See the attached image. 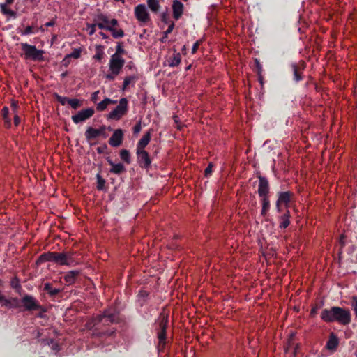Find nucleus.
<instances>
[{
  "label": "nucleus",
  "mask_w": 357,
  "mask_h": 357,
  "mask_svg": "<svg viewBox=\"0 0 357 357\" xmlns=\"http://www.w3.org/2000/svg\"><path fill=\"white\" fill-rule=\"evenodd\" d=\"M104 30H107V31H110L114 38L119 39L124 36L123 31L121 28H117L116 26H110Z\"/></svg>",
  "instance_id": "393cba45"
},
{
  "label": "nucleus",
  "mask_w": 357,
  "mask_h": 357,
  "mask_svg": "<svg viewBox=\"0 0 357 357\" xmlns=\"http://www.w3.org/2000/svg\"><path fill=\"white\" fill-rule=\"evenodd\" d=\"M0 304L8 309H17L20 307V301L17 298H7L3 295L0 296Z\"/></svg>",
  "instance_id": "4468645a"
},
{
  "label": "nucleus",
  "mask_w": 357,
  "mask_h": 357,
  "mask_svg": "<svg viewBox=\"0 0 357 357\" xmlns=\"http://www.w3.org/2000/svg\"><path fill=\"white\" fill-rule=\"evenodd\" d=\"M100 91H94L93 93H91V102H97V100H98V94Z\"/></svg>",
  "instance_id": "603ef678"
},
{
  "label": "nucleus",
  "mask_w": 357,
  "mask_h": 357,
  "mask_svg": "<svg viewBox=\"0 0 357 357\" xmlns=\"http://www.w3.org/2000/svg\"><path fill=\"white\" fill-rule=\"evenodd\" d=\"M120 72L116 71V73L114 71H109V73L107 74L105 76L106 79L112 81L114 80L116 77L119 75Z\"/></svg>",
  "instance_id": "de8ad7c7"
},
{
  "label": "nucleus",
  "mask_w": 357,
  "mask_h": 357,
  "mask_svg": "<svg viewBox=\"0 0 357 357\" xmlns=\"http://www.w3.org/2000/svg\"><path fill=\"white\" fill-rule=\"evenodd\" d=\"M20 304L26 311H35L42 309V306L36 298L31 295L26 294L20 300Z\"/></svg>",
  "instance_id": "6e6552de"
},
{
  "label": "nucleus",
  "mask_w": 357,
  "mask_h": 357,
  "mask_svg": "<svg viewBox=\"0 0 357 357\" xmlns=\"http://www.w3.org/2000/svg\"><path fill=\"white\" fill-rule=\"evenodd\" d=\"M107 162L110 166H112V168L109 169V172L116 175H120L122 173L126 172V167L122 163H115L109 158L107 159Z\"/></svg>",
  "instance_id": "a211bd4d"
},
{
  "label": "nucleus",
  "mask_w": 357,
  "mask_h": 357,
  "mask_svg": "<svg viewBox=\"0 0 357 357\" xmlns=\"http://www.w3.org/2000/svg\"><path fill=\"white\" fill-rule=\"evenodd\" d=\"M139 296H148V294H146V291H139Z\"/></svg>",
  "instance_id": "69168bd1"
},
{
  "label": "nucleus",
  "mask_w": 357,
  "mask_h": 357,
  "mask_svg": "<svg viewBox=\"0 0 357 357\" xmlns=\"http://www.w3.org/2000/svg\"><path fill=\"white\" fill-rule=\"evenodd\" d=\"M291 69H293L294 81H296V82L301 81L303 78L301 77V75L298 72V68H297L296 64L291 63Z\"/></svg>",
  "instance_id": "a19ab883"
},
{
  "label": "nucleus",
  "mask_w": 357,
  "mask_h": 357,
  "mask_svg": "<svg viewBox=\"0 0 357 357\" xmlns=\"http://www.w3.org/2000/svg\"><path fill=\"white\" fill-rule=\"evenodd\" d=\"M290 218V213L289 211H287L284 215H281L280 220V228H287L290 224V220L289 218Z\"/></svg>",
  "instance_id": "c756f323"
},
{
  "label": "nucleus",
  "mask_w": 357,
  "mask_h": 357,
  "mask_svg": "<svg viewBox=\"0 0 357 357\" xmlns=\"http://www.w3.org/2000/svg\"><path fill=\"white\" fill-rule=\"evenodd\" d=\"M79 275V271H70L64 276V280L68 284H74L76 278Z\"/></svg>",
  "instance_id": "bb28decb"
},
{
  "label": "nucleus",
  "mask_w": 357,
  "mask_h": 357,
  "mask_svg": "<svg viewBox=\"0 0 357 357\" xmlns=\"http://www.w3.org/2000/svg\"><path fill=\"white\" fill-rule=\"evenodd\" d=\"M320 319L326 323L337 322L342 326H347L351 322V314L348 309L332 306L323 309Z\"/></svg>",
  "instance_id": "f257e3e1"
},
{
  "label": "nucleus",
  "mask_w": 357,
  "mask_h": 357,
  "mask_svg": "<svg viewBox=\"0 0 357 357\" xmlns=\"http://www.w3.org/2000/svg\"><path fill=\"white\" fill-rule=\"evenodd\" d=\"M149 9L153 13H158L161 6H160L159 0H147Z\"/></svg>",
  "instance_id": "c85d7f7f"
},
{
  "label": "nucleus",
  "mask_w": 357,
  "mask_h": 357,
  "mask_svg": "<svg viewBox=\"0 0 357 357\" xmlns=\"http://www.w3.org/2000/svg\"><path fill=\"white\" fill-rule=\"evenodd\" d=\"M10 286H12V287L13 289L19 288L20 287L19 280L17 278H14L12 280V282H10Z\"/></svg>",
  "instance_id": "3c124183"
},
{
  "label": "nucleus",
  "mask_w": 357,
  "mask_h": 357,
  "mask_svg": "<svg viewBox=\"0 0 357 357\" xmlns=\"http://www.w3.org/2000/svg\"><path fill=\"white\" fill-rule=\"evenodd\" d=\"M20 117L17 114H15V116H14V125L18 126L20 123Z\"/></svg>",
  "instance_id": "4d7b16f0"
},
{
  "label": "nucleus",
  "mask_w": 357,
  "mask_h": 357,
  "mask_svg": "<svg viewBox=\"0 0 357 357\" xmlns=\"http://www.w3.org/2000/svg\"><path fill=\"white\" fill-rule=\"evenodd\" d=\"M68 105H70L72 109H75L78 107H80L82 105V102L80 99H70V100L68 101Z\"/></svg>",
  "instance_id": "79ce46f5"
},
{
  "label": "nucleus",
  "mask_w": 357,
  "mask_h": 357,
  "mask_svg": "<svg viewBox=\"0 0 357 357\" xmlns=\"http://www.w3.org/2000/svg\"><path fill=\"white\" fill-rule=\"evenodd\" d=\"M54 25H55V21L53 20L48 22H46L45 24V26H46V27L54 26Z\"/></svg>",
  "instance_id": "6e6d98bb"
},
{
  "label": "nucleus",
  "mask_w": 357,
  "mask_h": 357,
  "mask_svg": "<svg viewBox=\"0 0 357 357\" xmlns=\"http://www.w3.org/2000/svg\"><path fill=\"white\" fill-rule=\"evenodd\" d=\"M261 215L265 216L271 207V204H269L268 197H261Z\"/></svg>",
  "instance_id": "7c9ffc66"
},
{
  "label": "nucleus",
  "mask_w": 357,
  "mask_h": 357,
  "mask_svg": "<svg viewBox=\"0 0 357 357\" xmlns=\"http://www.w3.org/2000/svg\"><path fill=\"white\" fill-rule=\"evenodd\" d=\"M106 148H107V146H106V145H105V146H103V148H102V147H100V146L98 147V148H97V153H100H100H103V149H106Z\"/></svg>",
  "instance_id": "bf43d9fd"
},
{
  "label": "nucleus",
  "mask_w": 357,
  "mask_h": 357,
  "mask_svg": "<svg viewBox=\"0 0 357 357\" xmlns=\"http://www.w3.org/2000/svg\"><path fill=\"white\" fill-rule=\"evenodd\" d=\"M128 109L127 99L123 98L119 100V104L107 114L109 120H120L126 114Z\"/></svg>",
  "instance_id": "0eeeda50"
},
{
  "label": "nucleus",
  "mask_w": 357,
  "mask_h": 357,
  "mask_svg": "<svg viewBox=\"0 0 357 357\" xmlns=\"http://www.w3.org/2000/svg\"><path fill=\"white\" fill-rule=\"evenodd\" d=\"M135 16L137 21L142 25L148 24L150 22V15L146 6L143 3L137 5L135 8Z\"/></svg>",
  "instance_id": "1a4fd4ad"
},
{
  "label": "nucleus",
  "mask_w": 357,
  "mask_h": 357,
  "mask_svg": "<svg viewBox=\"0 0 357 357\" xmlns=\"http://www.w3.org/2000/svg\"><path fill=\"white\" fill-rule=\"evenodd\" d=\"M137 162L141 168L149 170L151 165V160L150 159L149 153L146 151H136Z\"/></svg>",
  "instance_id": "f8f14e48"
},
{
  "label": "nucleus",
  "mask_w": 357,
  "mask_h": 357,
  "mask_svg": "<svg viewBox=\"0 0 357 357\" xmlns=\"http://www.w3.org/2000/svg\"><path fill=\"white\" fill-rule=\"evenodd\" d=\"M126 54V50L123 48L122 45L119 43L116 46V52L112 56L122 57V54Z\"/></svg>",
  "instance_id": "4c0bfd02"
},
{
  "label": "nucleus",
  "mask_w": 357,
  "mask_h": 357,
  "mask_svg": "<svg viewBox=\"0 0 357 357\" xmlns=\"http://www.w3.org/2000/svg\"><path fill=\"white\" fill-rule=\"evenodd\" d=\"M198 47H199V43L197 41L192 46V54H195L197 52Z\"/></svg>",
  "instance_id": "5fc2aeb1"
},
{
  "label": "nucleus",
  "mask_w": 357,
  "mask_h": 357,
  "mask_svg": "<svg viewBox=\"0 0 357 357\" xmlns=\"http://www.w3.org/2000/svg\"><path fill=\"white\" fill-rule=\"evenodd\" d=\"M97 179V190H103L105 187V183H106V181L100 176V174H96Z\"/></svg>",
  "instance_id": "e433bc0d"
},
{
  "label": "nucleus",
  "mask_w": 357,
  "mask_h": 357,
  "mask_svg": "<svg viewBox=\"0 0 357 357\" xmlns=\"http://www.w3.org/2000/svg\"><path fill=\"white\" fill-rule=\"evenodd\" d=\"M255 64H257V67L259 71L261 70V63H259V61L257 59H255Z\"/></svg>",
  "instance_id": "052dcab7"
},
{
  "label": "nucleus",
  "mask_w": 357,
  "mask_h": 357,
  "mask_svg": "<svg viewBox=\"0 0 357 357\" xmlns=\"http://www.w3.org/2000/svg\"><path fill=\"white\" fill-rule=\"evenodd\" d=\"M151 137L150 132H146L142 139L139 140V142L137 143L136 151H145L144 149L149 144Z\"/></svg>",
  "instance_id": "5701e85b"
},
{
  "label": "nucleus",
  "mask_w": 357,
  "mask_h": 357,
  "mask_svg": "<svg viewBox=\"0 0 357 357\" xmlns=\"http://www.w3.org/2000/svg\"><path fill=\"white\" fill-rule=\"evenodd\" d=\"M168 317H160L159 319V327L160 331L158 332V351L162 352L166 344V330H167Z\"/></svg>",
  "instance_id": "39448f33"
},
{
  "label": "nucleus",
  "mask_w": 357,
  "mask_h": 357,
  "mask_svg": "<svg viewBox=\"0 0 357 357\" xmlns=\"http://www.w3.org/2000/svg\"><path fill=\"white\" fill-rule=\"evenodd\" d=\"M292 193L289 191L280 192L278 193V204H284L287 206L288 203L291 201Z\"/></svg>",
  "instance_id": "b1692460"
},
{
  "label": "nucleus",
  "mask_w": 357,
  "mask_h": 357,
  "mask_svg": "<svg viewBox=\"0 0 357 357\" xmlns=\"http://www.w3.org/2000/svg\"><path fill=\"white\" fill-rule=\"evenodd\" d=\"M96 27L97 26L94 24V23H86V28H85V30H86L89 36H92L96 31Z\"/></svg>",
  "instance_id": "37998d69"
},
{
  "label": "nucleus",
  "mask_w": 357,
  "mask_h": 357,
  "mask_svg": "<svg viewBox=\"0 0 357 357\" xmlns=\"http://www.w3.org/2000/svg\"><path fill=\"white\" fill-rule=\"evenodd\" d=\"M119 156L120 158H121V160L125 162L127 165H129L132 162V160H130V152L127 149L120 151Z\"/></svg>",
  "instance_id": "473e14b6"
},
{
  "label": "nucleus",
  "mask_w": 357,
  "mask_h": 357,
  "mask_svg": "<svg viewBox=\"0 0 357 357\" xmlns=\"http://www.w3.org/2000/svg\"><path fill=\"white\" fill-rule=\"evenodd\" d=\"M343 238H344L343 236H342L341 238H340V243H341L342 245L344 244Z\"/></svg>",
  "instance_id": "774afa93"
},
{
  "label": "nucleus",
  "mask_w": 357,
  "mask_h": 357,
  "mask_svg": "<svg viewBox=\"0 0 357 357\" xmlns=\"http://www.w3.org/2000/svg\"><path fill=\"white\" fill-rule=\"evenodd\" d=\"M181 53L174 51L173 55L167 59V65L171 68L178 67L181 64Z\"/></svg>",
  "instance_id": "412c9836"
},
{
  "label": "nucleus",
  "mask_w": 357,
  "mask_h": 357,
  "mask_svg": "<svg viewBox=\"0 0 357 357\" xmlns=\"http://www.w3.org/2000/svg\"><path fill=\"white\" fill-rule=\"evenodd\" d=\"M123 132L121 129H116L113 132L109 139V144L113 147L119 146L123 142Z\"/></svg>",
  "instance_id": "dca6fc26"
},
{
  "label": "nucleus",
  "mask_w": 357,
  "mask_h": 357,
  "mask_svg": "<svg viewBox=\"0 0 357 357\" xmlns=\"http://www.w3.org/2000/svg\"><path fill=\"white\" fill-rule=\"evenodd\" d=\"M20 34L25 36H29L30 34H33V26H28L24 29V31H20Z\"/></svg>",
  "instance_id": "a18cd8bd"
},
{
  "label": "nucleus",
  "mask_w": 357,
  "mask_h": 357,
  "mask_svg": "<svg viewBox=\"0 0 357 357\" xmlns=\"http://www.w3.org/2000/svg\"><path fill=\"white\" fill-rule=\"evenodd\" d=\"M98 35L100 36V37H102V38H103V39L108 38V36L102 31L99 32V33H98Z\"/></svg>",
  "instance_id": "13d9d810"
},
{
  "label": "nucleus",
  "mask_w": 357,
  "mask_h": 357,
  "mask_svg": "<svg viewBox=\"0 0 357 357\" xmlns=\"http://www.w3.org/2000/svg\"><path fill=\"white\" fill-rule=\"evenodd\" d=\"M60 266H74L78 264L75 258V254L71 252H57L56 255L55 263Z\"/></svg>",
  "instance_id": "423d86ee"
},
{
  "label": "nucleus",
  "mask_w": 357,
  "mask_h": 357,
  "mask_svg": "<svg viewBox=\"0 0 357 357\" xmlns=\"http://www.w3.org/2000/svg\"><path fill=\"white\" fill-rule=\"evenodd\" d=\"M120 321L119 312L115 307H110L93 319V326L98 330L100 325L109 326L110 324L118 323Z\"/></svg>",
  "instance_id": "f03ea898"
},
{
  "label": "nucleus",
  "mask_w": 357,
  "mask_h": 357,
  "mask_svg": "<svg viewBox=\"0 0 357 357\" xmlns=\"http://www.w3.org/2000/svg\"><path fill=\"white\" fill-rule=\"evenodd\" d=\"M81 52H82L81 48L73 50V51H72L71 53L68 54L65 56V58L63 59V62H66V60L70 58H74L75 59H79L81 56Z\"/></svg>",
  "instance_id": "72a5a7b5"
},
{
  "label": "nucleus",
  "mask_w": 357,
  "mask_h": 357,
  "mask_svg": "<svg viewBox=\"0 0 357 357\" xmlns=\"http://www.w3.org/2000/svg\"><path fill=\"white\" fill-rule=\"evenodd\" d=\"M172 10H173V17L175 20L181 19L184 11L183 3L180 0H174L172 3Z\"/></svg>",
  "instance_id": "f3484780"
},
{
  "label": "nucleus",
  "mask_w": 357,
  "mask_h": 357,
  "mask_svg": "<svg viewBox=\"0 0 357 357\" xmlns=\"http://www.w3.org/2000/svg\"><path fill=\"white\" fill-rule=\"evenodd\" d=\"M94 114V109L92 107L82 109L74 115H72L71 120L75 124H79L91 118Z\"/></svg>",
  "instance_id": "9b49d317"
},
{
  "label": "nucleus",
  "mask_w": 357,
  "mask_h": 357,
  "mask_svg": "<svg viewBox=\"0 0 357 357\" xmlns=\"http://www.w3.org/2000/svg\"><path fill=\"white\" fill-rule=\"evenodd\" d=\"M22 47V56L25 60L32 61L33 62H40L45 60V51L41 49H37L35 45L27 43H20Z\"/></svg>",
  "instance_id": "7ed1b4c3"
},
{
  "label": "nucleus",
  "mask_w": 357,
  "mask_h": 357,
  "mask_svg": "<svg viewBox=\"0 0 357 357\" xmlns=\"http://www.w3.org/2000/svg\"><path fill=\"white\" fill-rule=\"evenodd\" d=\"M137 79V77L136 75L126 76L123 81L122 90H126V88L130 84H132V86H134V84H135Z\"/></svg>",
  "instance_id": "cd10ccee"
},
{
  "label": "nucleus",
  "mask_w": 357,
  "mask_h": 357,
  "mask_svg": "<svg viewBox=\"0 0 357 357\" xmlns=\"http://www.w3.org/2000/svg\"><path fill=\"white\" fill-rule=\"evenodd\" d=\"M12 107H13V111L15 112L16 109H17V104L15 102H12Z\"/></svg>",
  "instance_id": "0e129e2a"
},
{
  "label": "nucleus",
  "mask_w": 357,
  "mask_h": 357,
  "mask_svg": "<svg viewBox=\"0 0 357 357\" xmlns=\"http://www.w3.org/2000/svg\"><path fill=\"white\" fill-rule=\"evenodd\" d=\"M54 97H55L56 100H57V101L59 102H60V104H61V105H65L68 104V101H70L71 100L70 98H68L66 96H61L58 93H55Z\"/></svg>",
  "instance_id": "ea45409f"
},
{
  "label": "nucleus",
  "mask_w": 357,
  "mask_h": 357,
  "mask_svg": "<svg viewBox=\"0 0 357 357\" xmlns=\"http://www.w3.org/2000/svg\"><path fill=\"white\" fill-rule=\"evenodd\" d=\"M2 115L4 123H6L7 128H10V119H9V116H8V115H9V109L6 106H4L2 109Z\"/></svg>",
  "instance_id": "f704fd0d"
},
{
  "label": "nucleus",
  "mask_w": 357,
  "mask_h": 357,
  "mask_svg": "<svg viewBox=\"0 0 357 357\" xmlns=\"http://www.w3.org/2000/svg\"><path fill=\"white\" fill-rule=\"evenodd\" d=\"M282 204H278V202H276V208H277V211L278 213H280L281 212V208H280V205Z\"/></svg>",
  "instance_id": "680f3d73"
},
{
  "label": "nucleus",
  "mask_w": 357,
  "mask_h": 357,
  "mask_svg": "<svg viewBox=\"0 0 357 357\" xmlns=\"http://www.w3.org/2000/svg\"><path fill=\"white\" fill-rule=\"evenodd\" d=\"M104 56V52L102 50V46H96V54L93 56V59L100 61Z\"/></svg>",
  "instance_id": "c9c22d12"
},
{
  "label": "nucleus",
  "mask_w": 357,
  "mask_h": 357,
  "mask_svg": "<svg viewBox=\"0 0 357 357\" xmlns=\"http://www.w3.org/2000/svg\"><path fill=\"white\" fill-rule=\"evenodd\" d=\"M47 345L54 351H58L59 349L58 343L52 339L47 342Z\"/></svg>",
  "instance_id": "49530a36"
},
{
  "label": "nucleus",
  "mask_w": 357,
  "mask_h": 357,
  "mask_svg": "<svg viewBox=\"0 0 357 357\" xmlns=\"http://www.w3.org/2000/svg\"><path fill=\"white\" fill-rule=\"evenodd\" d=\"M212 172H213V164L211 162H210L209 165H207V167L205 169V176L206 177L209 176Z\"/></svg>",
  "instance_id": "8fccbe9b"
},
{
  "label": "nucleus",
  "mask_w": 357,
  "mask_h": 357,
  "mask_svg": "<svg viewBox=\"0 0 357 357\" xmlns=\"http://www.w3.org/2000/svg\"><path fill=\"white\" fill-rule=\"evenodd\" d=\"M116 100H114L112 99H110L109 98H106L105 99H103V100H102L101 102H100L99 103L97 104V106H96V109L99 112H102L104 111L105 109H107V107L110 105V104H116Z\"/></svg>",
  "instance_id": "a878e982"
},
{
  "label": "nucleus",
  "mask_w": 357,
  "mask_h": 357,
  "mask_svg": "<svg viewBox=\"0 0 357 357\" xmlns=\"http://www.w3.org/2000/svg\"><path fill=\"white\" fill-rule=\"evenodd\" d=\"M125 62L123 57L110 56L109 63V71L121 72Z\"/></svg>",
  "instance_id": "2eb2a0df"
},
{
  "label": "nucleus",
  "mask_w": 357,
  "mask_h": 357,
  "mask_svg": "<svg viewBox=\"0 0 357 357\" xmlns=\"http://www.w3.org/2000/svg\"><path fill=\"white\" fill-rule=\"evenodd\" d=\"M106 130L107 128L105 126H102L98 129L89 127L84 132L85 138H86V140H93L100 136L103 137V138H106L107 137Z\"/></svg>",
  "instance_id": "9d476101"
},
{
  "label": "nucleus",
  "mask_w": 357,
  "mask_h": 357,
  "mask_svg": "<svg viewBox=\"0 0 357 357\" xmlns=\"http://www.w3.org/2000/svg\"><path fill=\"white\" fill-rule=\"evenodd\" d=\"M174 23L172 22L171 24H169L167 29L166 31H165V32H164L163 37H162V38L160 39V41L162 43H165L166 40L167 39L168 35L171 33V32L174 30Z\"/></svg>",
  "instance_id": "58836bf2"
},
{
  "label": "nucleus",
  "mask_w": 357,
  "mask_h": 357,
  "mask_svg": "<svg viewBox=\"0 0 357 357\" xmlns=\"http://www.w3.org/2000/svg\"><path fill=\"white\" fill-rule=\"evenodd\" d=\"M258 195L261 198L268 197L269 192L268 181L266 177L259 176Z\"/></svg>",
  "instance_id": "ddd939ff"
},
{
  "label": "nucleus",
  "mask_w": 357,
  "mask_h": 357,
  "mask_svg": "<svg viewBox=\"0 0 357 357\" xmlns=\"http://www.w3.org/2000/svg\"><path fill=\"white\" fill-rule=\"evenodd\" d=\"M56 255V252H48L46 253H43L39 256L38 259H36V264H41L46 261L55 263Z\"/></svg>",
  "instance_id": "aec40b11"
},
{
  "label": "nucleus",
  "mask_w": 357,
  "mask_h": 357,
  "mask_svg": "<svg viewBox=\"0 0 357 357\" xmlns=\"http://www.w3.org/2000/svg\"><path fill=\"white\" fill-rule=\"evenodd\" d=\"M10 4L11 3H7L6 2L0 3V12L3 15L9 17L8 19H16L17 13L8 7Z\"/></svg>",
  "instance_id": "6ab92c4d"
},
{
  "label": "nucleus",
  "mask_w": 357,
  "mask_h": 357,
  "mask_svg": "<svg viewBox=\"0 0 357 357\" xmlns=\"http://www.w3.org/2000/svg\"><path fill=\"white\" fill-rule=\"evenodd\" d=\"M339 345V339L333 333H330L328 342H326V349L333 351Z\"/></svg>",
  "instance_id": "4be33fe9"
},
{
  "label": "nucleus",
  "mask_w": 357,
  "mask_h": 357,
  "mask_svg": "<svg viewBox=\"0 0 357 357\" xmlns=\"http://www.w3.org/2000/svg\"><path fill=\"white\" fill-rule=\"evenodd\" d=\"M317 310V306L312 307V310H310V317H314L316 315Z\"/></svg>",
  "instance_id": "864d4df0"
},
{
  "label": "nucleus",
  "mask_w": 357,
  "mask_h": 357,
  "mask_svg": "<svg viewBox=\"0 0 357 357\" xmlns=\"http://www.w3.org/2000/svg\"><path fill=\"white\" fill-rule=\"evenodd\" d=\"M93 24L97 28L104 30L109 26H117L118 21L116 18L109 20L107 15L103 13H98L93 16Z\"/></svg>",
  "instance_id": "20e7f679"
},
{
  "label": "nucleus",
  "mask_w": 357,
  "mask_h": 357,
  "mask_svg": "<svg viewBox=\"0 0 357 357\" xmlns=\"http://www.w3.org/2000/svg\"><path fill=\"white\" fill-rule=\"evenodd\" d=\"M142 130V122L138 121V123L135 125V127L132 128L133 135H137Z\"/></svg>",
  "instance_id": "09e8293b"
},
{
  "label": "nucleus",
  "mask_w": 357,
  "mask_h": 357,
  "mask_svg": "<svg viewBox=\"0 0 357 357\" xmlns=\"http://www.w3.org/2000/svg\"><path fill=\"white\" fill-rule=\"evenodd\" d=\"M351 306L352 310H354L355 317H357V296H352Z\"/></svg>",
  "instance_id": "c03bdc74"
},
{
  "label": "nucleus",
  "mask_w": 357,
  "mask_h": 357,
  "mask_svg": "<svg viewBox=\"0 0 357 357\" xmlns=\"http://www.w3.org/2000/svg\"><path fill=\"white\" fill-rule=\"evenodd\" d=\"M4 2H6L7 3H13L14 0H4Z\"/></svg>",
  "instance_id": "338daca9"
},
{
  "label": "nucleus",
  "mask_w": 357,
  "mask_h": 357,
  "mask_svg": "<svg viewBox=\"0 0 357 357\" xmlns=\"http://www.w3.org/2000/svg\"><path fill=\"white\" fill-rule=\"evenodd\" d=\"M44 290L47 291L48 294L52 296H55L61 292V289L52 288V284L50 283H45Z\"/></svg>",
  "instance_id": "2f4dec72"
},
{
  "label": "nucleus",
  "mask_w": 357,
  "mask_h": 357,
  "mask_svg": "<svg viewBox=\"0 0 357 357\" xmlns=\"http://www.w3.org/2000/svg\"><path fill=\"white\" fill-rule=\"evenodd\" d=\"M50 340L48 339H43L41 340V342L43 345H47V342H49Z\"/></svg>",
  "instance_id": "e2e57ef3"
}]
</instances>
